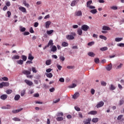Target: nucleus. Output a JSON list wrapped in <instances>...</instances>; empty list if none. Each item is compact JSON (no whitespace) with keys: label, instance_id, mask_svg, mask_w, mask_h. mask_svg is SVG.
<instances>
[{"label":"nucleus","instance_id":"obj_1","mask_svg":"<svg viewBox=\"0 0 124 124\" xmlns=\"http://www.w3.org/2000/svg\"><path fill=\"white\" fill-rule=\"evenodd\" d=\"M89 29H90V27L87 25H83L81 26V30L84 31H88Z\"/></svg>","mask_w":124,"mask_h":124},{"label":"nucleus","instance_id":"obj_2","mask_svg":"<svg viewBox=\"0 0 124 124\" xmlns=\"http://www.w3.org/2000/svg\"><path fill=\"white\" fill-rule=\"evenodd\" d=\"M104 105V102L103 101H101L99 102L96 106V108H100L101 107H102Z\"/></svg>","mask_w":124,"mask_h":124},{"label":"nucleus","instance_id":"obj_3","mask_svg":"<svg viewBox=\"0 0 124 124\" xmlns=\"http://www.w3.org/2000/svg\"><path fill=\"white\" fill-rule=\"evenodd\" d=\"M91 122H92L91 118H87L85 120L83 121V123L88 124H91Z\"/></svg>","mask_w":124,"mask_h":124},{"label":"nucleus","instance_id":"obj_4","mask_svg":"<svg viewBox=\"0 0 124 124\" xmlns=\"http://www.w3.org/2000/svg\"><path fill=\"white\" fill-rule=\"evenodd\" d=\"M79 96H80V94L79 93L77 92L73 96V98H74V99H76L78 98Z\"/></svg>","mask_w":124,"mask_h":124},{"label":"nucleus","instance_id":"obj_5","mask_svg":"<svg viewBox=\"0 0 124 124\" xmlns=\"http://www.w3.org/2000/svg\"><path fill=\"white\" fill-rule=\"evenodd\" d=\"M66 38L68 40H72L73 39H74V36L72 35H67L66 36Z\"/></svg>","mask_w":124,"mask_h":124},{"label":"nucleus","instance_id":"obj_6","mask_svg":"<svg viewBox=\"0 0 124 124\" xmlns=\"http://www.w3.org/2000/svg\"><path fill=\"white\" fill-rule=\"evenodd\" d=\"M24 82H25V83H26V84L27 85H28V86H32V82L28 80V79H25L24 80Z\"/></svg>","mask_w":124,"mask_h":124},{"label":"nucleus","instance_id":"obj_7","mask_svg":"<svg viewBox=\"0 0 124 124\" xmlns=\"http://www.w3.org/2000/svg\"><path fill=\"white\" fill-rule=\"evenodd\" d=\"M22 110H23V108H22L18 109L13 110L12 113H13V114H17V113H19V112H21Z\"/></svg>","mask_w":124,"mask_h":124},{"label":"nucleus","instance_id":"obj_8","mask_svg":"<svg viewBox=\"0 0 124 124\" xmlns=\"http://www.w3.org/2000/svg\"><path fill=\"white\" fill-rule=\"evenodd\" d=\"M50 25H51V22L50 21L46 22V28L49 29L50 28Z\"/></svg>","mask_w":124,"mask_h":124},{"label":"nucleus","instance_id":"obj_9","mask_svg":"<svg viewBox=\"0 0 124 124\" xmlns=\"http://www.w3.org/2000/svg\"><path fill=\"white\" fill-rule=\"evenodd\" d=\"M22 73L25 74V75H30L31 71L25 70L22 71Z\"/></svg>","mask_w":124,"mask_h":124},{"label":"nucleus","instance_id":"obj_10","mask_svg":"<svg viewBox=\"0 0 124 124\" xmlns=\"http://www.w3.org/2000/svg\"><path fill=\"white\" fill-rule=\"evenodd\" d=\"M106 69L108 71H110L112 69V63H110L106 67Z\"/></svg>","mask_w":124,"mask_h":124},{"label":"nucleus","instance_id":"obj_11","mask_svg":"<svg viewBox=\"0 0 124 124\" xmlns=\"http://www.w3.org/2000/svg\"><path fill=\"white\" fill-rule=\"evenodd\" d=\"M18 9H19V10H20V11H21L22 12H23V13L26 12V11H27L26 8H25L24 7H19Z\"/></svg>","mask_w":124,"mask_h":124},{"label":"nucleus","instance_id":"obj_12","mask_svg":"<svg viewBox=\"0 0 124 124\" xmlns=\"http://www.w3.org/2000/svg\"><path fill=\"white\" fill-rule=\"evenodd\" d=\"M102 30H103L104 31H110L111 29H110V27L108 26H104L102 27Z\"/></svg>","mask_w":124,"mask_h":124},{"label":"nucleus","instance_id":"obj_13","mask_svg":"<svg viewBox=\"0 0 124 124\" xmlns=\"http://www.w3.org/2000/svg\"><path fill=\"white\" fill-rule=\"evenodd\" d=\"M0 98L2 100H5L6 98H7V95L6 94H3L0 96Z\"/></svg>","mask_w":124,"mask_h":124},{"label":"nucleus","instance_id":"obj_14","mask_svg":"<svg viewBox=\"0 0 124 124\" xmlns=\"http://www.w3.org/2000/svg\"><path fill=\"white\" fill-rule=\"evenodd\" d=\"M75 15L76 16H82V11H78V12H76Z\"/></svg>","mask_w":124,"mask_h":124},{"label":"nucleus","instance_id":"obj_15","mask_svg":"<svg viewBox=\"0 0 124 124\" xmlns=\"http://www.w3.org/2000/svg\"><path fill=\"white\" fill-rule=\"evenodd\" d=\"M51 52H53V53H55L57 51V46H53L51 49Z\"/></svg>","mask_w":124,"mask_h":124},{"label":"nucleus","instance_id":"obj_16","mask_svg":"<svg viewBox=\"0 0 124 124\" xmlns=\"http://www.w3.org/2000/svg\"><path fill=\"white\" fill-rule=\"evenodd\" d=\"M1 83L3 88V87H8L9 86V83L8 82H2Z\"/></svg>","mask_w":124,"mask_h":124},{"label":"nucleus","instance_id":"obj_17","mask_svg":"<svg viewBox=\"0 0 124 124\" xmlns=\"http://www.w3.org/2000/svg\"><path fill=\"white\" fill-rule=\"evenodd\" d=\"M88 114L89 115H96V114H97V111L92 110V111H91L89 113H88Z\"/></svg>","mask_w":124,"mask_h":124},{"label":"nucleus","instance_id":"obj_18","mask_svg":"<svg viewBox=\"0 0 124 124\" xmlns=\"http://www.w3.org/2000/svg\"><path fill=\"white\" fill-rule=\"evenodd\" d=\"M33 59H34V57L32 56V55H31V54L30 53L28 56V60L32 61V60H33Z\"/></svg>","mask_w":124,"mask_h":124},{"label":"nucleus","instance_id":"obj_19","mask_svg":"<svg viewBox=\"0 0 124 124\" xmlns=\"http://www.w3.org/2000/svg\"><path fill=\"white\" fill-rule=\"evenodd\" d=\"M20 95L19 94H16L14 98L15 100H16V101H18V100H19L20 99Z\"/></svg>","mask_w":124,"mask_h":124},{"label":"nucleus","instance_id":"obj_20","mask_svg":"<svg viewBox=\"0 0 124 124\" xmlns=\"http://www.w3.org/2000/svg\"><path fill=\"white\" fill-rule=\"evenodd\" d=\"M54 45V43H53L52 40H50L48 43L47 46H48V47L49 46H53Z\"/></svg>","mask_w":124,"mask_h":124},{"label":"nucleus","instance_id":"obj_21","mask_svg":"<svg viewBox=\"0 0 124 124\" xmlns=\"http://www.w3.org/2000/svg\"><path fill=\"white\" fill-rule=\"evenodd\" d=\"M122 40H123V38L116 37L115 39V41H116V42H120L122 41Z\"/></svg>","mask_w":124,"mask_h":124},{"label":"nucleus","instance_id":"obj_22","mask_svg":"<svg viewBox=\"0 0 124 124\" xmlns=\"http://www.w3.org/2000/svg\"><path fill=\"white\" fill-rule=\"evenodd\" d=\"M46 75L48 78H52L53 77V74H52L51 73H46Z\"/></svg>","mask_w":124,"mask_h":124},{"label":"nucleus","instance_id":"obj_23","mask_svg":"<svg viewBox=\"0 0 124 124\" xmlns=\"http://www.w3.org/2000/svg\"><path fill=\"white\" fill-rule=\"evenodd\" d=\"M88 56H89V57H93L95 56V54L93 53V52H88Z\"/></svg>","mask_w":124,"mask_h":124},{"label":"nucleus","instance_id":"obj_24","mask_svg":"<svg viewBox=\"0 0 124 124\" xmlns=\"http://www.w3.org/2000/svg\"><path fill=\"white\" fill-rule=\"evenodd\" d=\"M109 90H110V91H114V90H116V87H115L114 85L111 84L109 87Z\"/></svg>","mask_w":124,"mask_h":124},{"label":"nucleus","instance_id":"obj_25","mask_svg":"<svg viewBox=\"0 0 124 124\" xmlns=\"http://www.w3.org/2000/svg\"><path fill=\"white\" fill-rule=\"evenodd\" d=\"M77 32L78 35H81L83 33V31H82V29H78Z\"/></svg>","mask_w":124,"mask_h":124},{"label":"nucleus","instance_id":"obj_26","mask_svg":"<svg viewBox=\"0 0 124 124\" xmlns=\"http://www.w3.org/2000/svg\"><path fill=\"white\" fill-rule=\"evenodd\" d=\"M100 51H107V50H108V47H106V46H104L103 47H101L100 48Z\"/></svg>","mask_w":124,"mask_h":124},{"label":"nucleus","instance_id":"obj_27","mask_svg":"<svg viewBox=\"0 0 124 124\" xmlns=\"http://www.w3.org/2000/svg\"><path fill=\"white\" fill-rule=\"evenodd\" d=\"M124 103V98H122L119 100V105H123Z\"/></svg>","mask_w":124,"mask_h":124},{"label":"nucleus","instance_id":"obj_28","mask_svg":"<svg viewBox=\"0 0 124 124\" xmlns=\"http://www.w3.org/2000/svg\"><path fill=\"white\" fill-rule=\"evenodd\" d=\"M26 93V90L24 89L20 92L21 96H24Z\"/></svg>","mask_w":124,"mask_h":124},{"label":"nucleus","instance_id":"obj_29","mask_svg":"<svg viewBox=\"0 0 124 124\" xmlns=\"http://www.w3.org/2000/svg\"><path fill=\"white\" fill-rule=\"evenodd\" d=\"M62 45L63 46V47H67V46H68V43L63 42L62 43Z\"/></svg>","mask_w":124,"mask_h":124},{"label":"nucleus","instance_id":"obj_30","mask_svg":"<svg viewBox=\"0 0 124 124\" xmlns=\"http://www.w3.org/2000/svg\"><path fill=\"white\" fill-rule=\"evenodd\" d=\"M20 59V56L15 55L12 57L13 60H19Z\"/></svg>","mask_w":124,"mask_h":124},{"label":"nucleus","instance_id":"obj_31","mask_svg":"<svg viewBox=\"0 0 124 124\" xmlns=\"http://www.w3.org/2000/svg\"><path fill=\"white\" fill-rule=\"evenodd\" d=\"M17 63H18V64L22 65V64H23V63H24V61L22 60H18L17 61Z\"/></svg>","mask_w":124,"mask_h":124},{"label":"nucleus","instance_id":"obj_32","mask_svg":"<svg viewBox=\"0 0 124 124\" xmlns=\"http://www.w3.org/2000/svg\"><path fill=\"white\" fill-rule=\"evenodd\" d=\"M13 120L15 121V122H21V119L17 117H15L13 118Z\"/></svg>","mask_w":124,"mask_h":124},{"label":"nucleus","instance_id":"obj_33","mask_svg":"<svg viewBox=\"0 0 124 124\" xmlns=\"http://www.w3.org/2000/svg\"><path fill=\"white\" fill-rule=\"evenodd\" d=\"M93 3V1L89 0L87 2V7H89L91 6V4Z\"/></svg>","mask_w":124,"mask_h":124},{"label":"nucleus","instance_id":"obj_34","mask_svg":"<svg viewBox=\"0 0 124 124\" xmlns=\"http://www.w3.org/2000/svg\"><path fill=\"white\" fill-rule=\"evenodd\" d=\"M53 32H54V30H49V31H46V33L48 35H49L50 34H52V33H53Z\"/></svg>","mask_w":124,"mask_h":124},{"label":"nucleus","instance_id":"obj_35","mask_svg":"<svg viewBox=\"0 0 124 124\" xmlns=\"http://www.w3.org/2000/svg\"><path fill=\"white\" fill-rule=\"evenodd\" d=\"M92 122L93 123H97V122H98V118H93L92 120Z\"/></svg>","mask_w":124,"mask_h":124},{"label":"nucleus","instance_id":"obj_36","mask_svg":"<svg viewBox=\"0 0 124 124\" xmlns=\"http://www.w3.org/2000/svg\"><path fill=\"white\" fill-rule=\"evenodd\" d=\"M91 13H92V14H95L97 13V10L96 9H93L91 11H90Z\"/></svg>","mask_w":124,"mask_h":124},{"label":"nucleus","instance_id":"obj_37","mask_svg":"<svg viewBox=\"0 0 124 124\" xmlns=\"http://www.w3.org/2000/svg\"><path fill=\"white\" fill-rule=\"evenodd\" d=\"M100 38H101V39H104V40H107V38L102 35H101L99 36Z\"/></svg>","mask_w":124,"mask_h":124},{"label":"nucleus","instance_id":"obj_38","mask_svg":"<svg viewBox=\"0 0 124 124\" xmlns=\"http://www.w3.org/2000/svg\"><path fill=\"white\" fill-rule=\"evenodd\" d=\"M21 58L23 62H26V61H27V58L25 55H22Z\"/></svg>","mask_w":124,"mask_h":124},{"label":"nucleus","instance_id":"obj_39","mask_svg":"<svg viewBox=\"0 0 124 124\" xmlns=\"http://www.w3.org/2000/svg\"><path fill=\"white\" fill-rule=\"evenodd\" d=\"M56 120L58 121V122H61L62 121H63V118L61 117H57L56 118Z\"/></svg>","mask_w":124,"mask_h":124},{"label":"nucleus","instance_id":"obj_40","mask_svg":"<svg viewBox=\"0 0 124 124\" xmlns=\"http://www.w3.org/2000/svg\"><path fill=\"white\" fill-rule=\"evenodd\" d=\"M101 85L103 86V87L106 86V85H107V83L104 81H102L101 82Z\"/></svg>","mask_w":124,"mask_h":124},{"label":"nucleus","instance_id":"obj_41","mask_svg":"<svg viewBox=\"0 0 124 124\" xmlns=\"http://www.w3.org/2000/svg\"><path fill=\"white\" fill-rule=\"evenodd\" d=\"M46 65H50V64H51V60H46Z\"/></svg>","mask_w":124,"mask_h":124},{"label":"nucleus","instance_id":"obj_42","mask_svg":"<svg viewBox=\"0 0 124 124\" xmlns=\"http://www.w3.org/2000/svg\"><path fill=\"white\" fill-rule=\"evenodd\" d=\"M77 86V85H76L75 83H73L72 85H70L69 86V88H70V89H73V88H75V87H76Z\"/></svg>","mask_w":124,"mask_h":124},{"label":"nucleus","instance_id":"obj_43","mask_svg":"<svg viewBox=\"0 0 124 124\" xmlns=\"http://www.w3.org/2000/svg\"><path fill=\"white\" fill-rule=\"evenodd\" d=\"M118 47H124V43H119L117 44Z\"/></svg>","mask_w":124,"mask_h":124},{"label":"nucleus","instance_id":"obj_44","mask_svg":"<svg viewBox=\"0 0 124 124\" xmlns=\"http://www.w3.org/2000/svg\"><path fill=\"white\" fill-rule=\"evenodd\" d=\"M59 59H60V61H62V62H64V60H65V58H64V57H63L62 56H60Z\"/></svg>","mask_w":124,"mask_h":124},{"label":"nucleus","instance_id":"obj_45","mask_svg":"<svg viewBox=\"0 0 124 124\" xmlns=\"http://www.w3.org/2000/svg\"><path fill=\"white\" fill-rule=\"evenodd\" d=\"M20 31L22 32H24V31H26V28L25 27H21L20 29Z\"/></svg>","mask_w":124,"mask_h":124},{"label":"nucleus","instance_id":"obj_46","mask_svg":"<svg viewBox=\"0 0 124 124\" xmlns=\"http://www.w3.org/2000/svg\"><path fill=\"white\" fill-rule=\"evenodd\" d=\"M75 110H76V111H78V112L81 111V108H79L77 106L75 107Z\"/></svg>","mask_w":124,"mask_h":124},{"label":"nucleus","instance_id":"obj_47","mask_svg":"<svg viewBox=\"0 0 124 124\" xmlns=\"http://www.w3.org/2000/svg\"><path fill=\"white\" fill-rule=\"evenodd\" d=\"M94 44V42H91L88 43L87 45L88 46H93Z\"/></svg>","mask_w":124,"mask_h":124},{"label":"nucleus","instance_id":"obj_48","mask_svg":"<svg viewBox=\"0 0 124 124\" xmlns=\"http://www.w3.org/2000/svg\"><path fill=\"white\" fill-rule=\"evenodd\" d=\"M123 117H124L123 115H119L117 117L118 121H120V120H122V118H123Z\"/></svg>","mask_w":124,"mask_h":124},{"label":"nucleus","instance_id":"obj_49","mask_svg":"<svg viewBox=\"0 0 124 124\" xmlns=\"http://www.w3.org/2000/svg\"><path fill=\"white\" fill-rule=\"evenodd\" d=\"M75 3H76V0H73V1H72L71 3V6H75Z\"/></svg>","mask_w":124,"mask_h":124},{"label":"nucleus","instance_id":"obj_50","mask_svg":"<svg viewBox=\"0 0 124 124\" xmlns=\"http://www.w3.org/2000/svg\"><path fill=\"white\" fill-rule=\"evenodd\" d=\"M6 93H7V94H10V93H12V90H7L6 91Z\"/></svg>","mask_w":124,"mask_h":124},{"label":"nucleus","instance_id":"obj_51","mask_svg":"<svg viewBox=\"0 0 124 124\" xmlns=\"http://www.w3.org/2000/svg\"><path fill=\"white\" fill-rule=\"evenodd\" d=\"M94 62H95V63H99V59L95 58L94 59Z\"/></svg>","mask_w":124,"mask_h":124},{"label":"nucleus","instance_id":"obj_52","mask_svg":"<svg viewBox=\"0 0 124 124\" xmlns=\"http://www.w3.org/2000/svg\"><path fill=\"white\" fill-rule=\"evenodd\" d=\"M59 81L61 82L62 83H64V78H61L59 79Z\"/></svg>","mask_w":124,"mask_h":124},{"label":"nucleus","instance_id":"obj_53","mask_svg":"<svg viewBox=\"0 0 124 124\" xmlns=\"http://www.w3.org/2000/svg\"><path fill=\"white\" fill-rule=\"evenodd\" d=\"M111 9H112V10H117V9H118V7L116 6H113L112 7H111Z\"/></svg>","mask_w":124,"mask_h":124},{"label":"nucleus","instance_id":"obj_54","mask_svg":"<svg viewBox=\"0 0 124 124\" xmlns=\"http://www.w3.org/2000/svg\"><path fill=\"white\" fill-rule=\"evenodd\" d=\"M32 71L33 73H36V72H37V71H36L35 68L33 67H32Z\"/></svg>","mask_w":124,"mask_h":124},{"label":"nucleus","instance_id":"obj_55","mask_svg":"<svg viewBox=\"0 0 124 124\" xmlns=\"http://www.w3.org/2000/svg\"><path fill=\"white\" fill-rule=\"evenodd\" d=\"M2 79L3 81H8V78L6 77H4L2 78Z\"/></svg>","mask_w":124,"mask_h":124},{"label":"nucleus","instance_id":"obj_56","mask_svg":"<svg viewBox=\"0 0 124 124\" xmlns=\"http://www.w3.org/2000/svg\"><path fill=\"white\" fill-rule=\"evenodd\" d=\"M91 93L93 95V94H94V93H95V90H94V89H92L91 90Z\"/></svg>","mask_w":124,"mask_h":124},{"label":"nucleus","instance_id":"obj_57","mask_svg":"<svg viewBox=\"0 0 124 124\" xmlns=\"http://www.w3.org/2000/svg\"><path fill=\"white\" fill-rule=\"evenodd\" d=\"M57 68L59 69V70H62V67L59 64L57 65Z\"/></svg>","mask_w":124,"mask_h":124},{"label":"nucleus","instance_id":"obj_58","mask_svg":"<svg viewBox=\"0 0 124 124\" xmlns=\"http://www.w3.org/2000/svg\"><path fill=\"white\" fill-rule=\"evenodd\" d=\"M6 6H10V5H11V4L10 3V2L9 1H7L6 3Z\"/></svg>","mask_w":124,"mask_h":124},{"label":"nucleus","instance_id":"obj_59","mask_svg":"<svg viewBox=\"0 0 124 124\" xmlns=\"http://www.w3.org/2000/svg\"><path fill=\"white\" fill-rule=\"evenodd\" d=\"M57 116L58 117H60V116H62H62H63V113H62V112H59L57 114Z\"/></svg>","mask_w":124,"mask_h":124},{"label":"nucleus","instance_id":"obj_60","mask_svg":"<svg viewBox=\"0 0 124 124\" xmlns=\"http://www.w3.org/2000/svg\"><path fill=\"white\" fill-rule=\"evenodd\" d=\"M49 92H50V93H54V92H55V88L52 87L51 89H50Z\"/></svg>","mask_w":124,"mask_h":124},{"label":"nucleus","instance_id":"obj_61","mask_svg":"<svg viewBox=\"0 0 124 124\" xmlns=\"http://www.w3.org/2000/svg\"><path fill=\"white\" fill-rule=\"evenodd\" d=\"M123 66V64L121 63L120 65H119L116 68L117 69H120V68H122V67Z\"/></svg>","mask_w":124,"mask_h":124},{"label":"nucleus","instance_id":"obj_62","mask_svg":"<svg viewBox=\"0 0 124 124\" xmlns=\"http://www.w3.org/2000/svg\"><path fill=\"white\" fill-rule=\"evenodd\" d=\"M30 32H31V33H33V32H34V31H33V29H32V27H31L30 28Z\"/></svg>","mask_w":124,"mask_h":124},{"label":"nucleus","instance_id":"obj_63","mask_svg":"<svg viewBox=\"0 0 124 124\" xmlns=\"http://www.w3.org/2000/svg\"><path fill=\"white\" fill-rule=\"evenodd\" d=\"M51 71H52V69H51V68H48L46 70V72H47V73L51 72Z\"/></svg>","mask_w":124,"mask_h":124},{"label":"nucleus","instance_id":"obj_64","mask_svg":"<svg viewBox=\"0 0 124 124\" xmlns=\"http://www.w3.org/2000/svg\"><path fill=\"white\" fill-rule=\"evenodd\" d=\"M61 100V99L59 98L56 100H55L53 101L54 103H58V102H59V101Z\"/></svg>","mask_w":124,"mask_h":124}]
</instances>
